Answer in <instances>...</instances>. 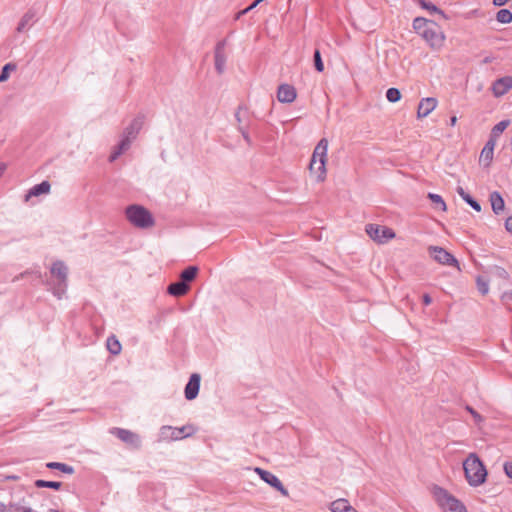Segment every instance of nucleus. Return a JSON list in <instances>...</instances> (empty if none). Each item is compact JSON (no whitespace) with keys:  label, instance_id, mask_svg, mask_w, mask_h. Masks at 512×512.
<instances>
[{"label":"nucleus","instance_id":"1","mask_svg":"<svg viewBox=\"0 0 512 512\" xmlns=\"http://www.w3.org/2000/svg\"><path fill=\"white\" fill-rule=\"evenodd\" d=\"M144 124V116L138 115L135 117L131 123L124 129L122 133V138L119 144L114 148L112 153L109 156V161H115L120 155L126 152L131 143L137 138L140 130L142 129Z\"/></svg>","mask_w":512,"mask_h":512},{"label":"nucleus","instance_id":"2","mask_svg":"<svg viewBox=\"0 0 512 512\" xmlns=\"http://www.w3.org/2000/svg\"><path fill=\"white\" fill-rule=\"evenodd\" d=\"M465 478L470 486L477 487L483 484L487 477V470L475 453H470L463 462Z\"/></svg>","mask_w":512,"mask_h":512},{"label":"nucleus","instance_id":"3","mask_svg":"<svg viewBox=\"0 0 512 512\" xmlns=\"http://www.w3.org/2000/svg\"><path fill=\"white\" fill-rule=\"evenodd\" d=\"M328 140L326 138L320 139L314 148L309 169L312 174H316V179L319 182L325 180L326 177V162H327Z\"/></svg>","mask_w":512,"mask_h":512},{"label":"nucleus","instance_id":"4","mask_svg":"<svg viewBox=\"0 0 512 512\" xmlns=\"http://www.w3.org/2000/svg\"><path fill=\"white\" fill-rule=\"evenodd\" d=\"M127 220L135 227L140 229L151 228L155 220L151 212L142 205L132 204L125 208Z\"/></svg>","mask_w":512,"mask_h":512},{"label":"nucleus","instance_id":"5","mask_svg":"<svg viewBox=\"0 0 512 512\" xmlns=\"http://www.w3.org/2000/svg\"><path fill=\"white\" fill-rule=\"evenodd\" d=\"M433 497L443 512H467L465 505L440 486H434Z\"/></svg>","mask_w":512,"mask_h":512},{"label":"nucleus","instance_id":"6","mask_svg":"<svg viewBox=\"0 0 512 512\" xmlns=\"http://www.w3.org/2000/svg\"><path fill=\"white\" fill-rule=\"evenodd\" d=\"M50 273L56 279L53 285L50 284L51 290L58 299H61L67 289L68 267L63 261L58 260L52 264Z\"/></svg>","mask_w":512,"mask_h":512},{"label":"nucleus","instance_id":"7","mask_svg":"<svg viewBox=\"0 0 512 512\" xmlns=\"http://www.w3.org/2000/svg\"><path fill=\"white\" fill-rule=\"evenodd\" d=\"M368 236L377 243L383 244L395 237L394 231L386 226L368 224L365 228Z\"/></svg>","mask_w":512,"mask_h":512},{"label":"nucleus","instance_id":"8","mask_svg":"<svg viewBox=\"0 0 512 512\" xmlns=\"http://www.w3.org/2000/svg\"><path fill=\"white\" fill-rule=\"evenodd\" d=\"M429 255L439 264L456 267L460 270L458 260L444 248L439 246H429Z\"/></svg>","mask_w":512,"mask_h":512},{"label":"nucleus","instance_id":"9","mask_svg":"<svg viewBox=\"0 0 512 512\" xmlns=\"http://www.w3.org/2000/svg\"><path fill=\"white\" fill-rule=\"evenodd\" d=\"M109 432L133 449H139L141 447L140 436L131 430L113 427Z\"/></svg>","mask_w":512,"mask_h":512},{"label":"nucleus","instance_id":"10","mask_svg":"<svg viewBox=\"0 0 512 512\" xmlns=\"http://www.w3.org/2000/svg\"><path fill=\"white\" fill-rule=\"evenodd\" d=\"M422 37L426 40L432 49L436 50L443 46L445 40L444 33L440 30L435 22L433 23V26L423 31Z\"/></svg>","mask_w":512,"mask_h":512},{"label":"nucleus","instance_id":"11","mask_svg":"<svg viewBox=\"0 0 512 512\" xmlns=\"http://www.w3.org/2000/svg\"><path fill=\"white\" fill-rule=\"evenodd\" d=\"M254 471L259 475V477L265 483H267L268 485H270L271 487H273L274 489L279 491L282 496L289 497L288 490L284 487V485L282 484V482L276 475H274L273 473H271L267 470H264L260 467L254 468Z\"/></svg>","mask_w":512,"mask_h":512},{"label":"nucleus","instance_id":"12","mask_svg":"<svg viewBox=\"0 0 512 512\" xmlns=\"http://www.w3.org/2000/svg\"><path fill=\"white\" fill-rule=\"evenodd\" d=\"M196 432V429L192 425L182 426L181 428H173L171 426H163L161 428V434L163 437H169L171 440H179L185 437H189Z\"/></svg>","mask_w":512,"mask_h":512},{"label":"nucleus","instance_id":"13","mask_svg":"<svg viewBox=\"0 0 512 512\" xmlns=\"http://www.w3.org/2000/svg\"><path fill=\"white\" fill-rule=\"evenodd\" d=\"M512 89V76H504L495 80L492 84V92L495 97H501Z\"/></svg>","mask_w":512,"mask_h":512},{"label":"nucleus","instance_id":"14","mask_svg":"<svg viewBox=\"0 0 512 512\" xmlns=\"http://www.w3.org/2000/svg\"><path fill=\"white\" fill-rule=\"evenodd\" d=\"M437 104L438 101L434 97L422 98L418 104L417 118L427 117L437 107Z\"/></svg>","mask_w":512,"mask_h":512},{"label":"nucleus","instance_id":"15","mask_svg":"<svg viewBox=\"0 0 512 512\" xmlns=\"http://www.w3.org/2000/svg\"><path fill=\"white\" fill-rule=\"evenodd\" d=\"M200 381L201 377L199 374L194 373L190 376L184 390L185 398L187 400H193L197 397L200 389Z\"/></svg>","mask_w":512,"mask_h":512},{"label":"nucleus","instance_id":"16","mask_svg":"<svg viewBox=\"0 0 512 512\" xmlns=\"http://www.w3.org/2000/svg\"><path fill=\"white\" fill-rule=\"evenodd\" d=\"M297 97L294 86L289 84H281L278 87L277 99L281 103H292Z\"/></svg>","mask_w":512,"mask_h":512},{"label":"nucleus","instance_id":"17","mask_svg":"<svg viewBox=\"0 0 512 512\" xmlns=\"http://www.w3.org/2000/svg\"><path fill=\"white\" fill-rule=\"evenodd\" d=\"M51 185L48 181H42L41 183L34 185L28 192L25 194L24 201L28 202L32 197H37L42 194H47L50 192Z\"/></svg>","mask_w":512,"mask_h":512},{"label":"nucleus","instance_id":"18","mask_svg":"<svg viewBox=\"0 0 512 512\" xmlns=\"http://www.w3.org/2000/svg\"><path fill=\"white\" fill-rule=\"evenodd\" d=\"M35 18H36V11L34 9L31 8L28 11H26L24 13V15L21 17V19L16 27V31L18 33H22L25 30L29 29L35 22Z\"/></svg>","mask_w":512,"mask_h":512},{"label":"nucleus","instance_id":"19","mask_svg":"<svg viewBox=\"0 0 512 512\" xmlns=\"http://www.w3.org/2000/svg\"><path fill=\"white\" fill-rule=\"evenodd\" d=\"M489 200L491 203L492 211L496 215H499L504 211L505 202H504L503 197L501 196V194L498 191H493L492 193H490Z\"/></svg>","mask_w":512,"mask_h":512},{"label":"nucleus","instance_id":"20","mask_svg":"<svg viewBox=\"0 0 512 512\" xmlns=\"http://www.w3.org/2000/svg\"><path fill=\"white\" fill-rule=\"evenodd\" d=\"M330 510L332 512H359L344 498L333 501L330 504Z\"/></svg>","mask_w":512,"mask_h":512},{"label":"nucleus","instance_id":"21","mask_svg":"<svg viewBox=\"0 0 512 512\" xmlns=\"http://www.w3.org/2000/svg\"><path fill=\"white\" fill-rule=\"evenodd\" d=\"M189 288L190 287L188 284H185L182 281H177V282L171 283L168 286L167 291L172 296L180 297V296L185 295L189 291Z\"/></svg>","mask_w":512,"mask_h":512},{"label":"nucleus","instance_id":"22","mask_svg":"<svg viewBox=\"0 0 512 512\" xmlns=\"http://www.w3.org/2000/svg\"><path fill=\"white\" fill-rule=\"evenodd\" d=\"M433 23L434 21L427 20L423 17H417L413 20V28L418 34L422 36L423 31L433 26Z\"/></svg>","mask_w":512,"mask_h":512},{"label":"nucleus","instance_id":"23","mask_svg":"<svg viewBox=\"0 0 512 512\" xmlns=\"http://www.w3.org/2000/svg\"><path fill=\"white\" fill-rule=\"evenodd\" d=\"M198 273L197 266H189L184 269L180 274V281L189 285V282L193 281Z\"/></svg>","mask_w":512,"mask_h":512},{"label":"nucleus","instance_id":"24","mask_svg":"<svg viewBox=\"0 0 512 512\" xmlns=\"http://www.w3.org/2000/svg\"><path fill=\"white\" fill-rule=\"evenodd\" d=\"M106 346L108 351L112 355H118L121 352L122 346L119 340L116 338L115 335H111L107 338Z\"/></svg>","mask_w":512,"mask_h":512},{"label":"nucleus","instance_id":"25","mask_svg":"<svg viewBox=\"0 0 512 512\" xmlns=\"http://www.w3.org/2000/svg\"><path fill=\"white\" fill-rule=\"evenodd\" d=\"M416 2L425 10H428L430 13H436L439 14L441 17L447 19L446 14L443 10L438 8L436 5H434L431 2H428L426 0H416Z\"/></svg>","mask_w":512,"mask_h":512},{"label":"nucleus","instance_id":"26","mask_svg":"<svg viewBox=\"0 0 512 512\" xmlns=\"http://www.w3.org/2000/svg\"><path fill=\"white\" fill-rule=\"evenodd\" d=\"M493 155V150L483 147L480 153L479 163L482 164L484 167H489L493 160Z\"/></svg>","mask_w":512,"mask_h":512},{"label":"nucleus","instance_id":"27","mask_svg":"<svg viewBox=\"0 0 512 512\" xmlns=\"http://www.w3.org/2000/svg\"><path fill=\"white\" fill-rule=\"evenodd\" d=\"M46 467L49 469L60 470L61 472L65 473V474H73L74 473V468L65 463L49 462L46 464Z\"/></svg>","mask_w":512,"mask_h":512},{"label":"nucleus","instance_id":"28","mask_svg":"<svg viewBox=\"0 0 512 512\" xmlns=\"http://www.w3.org/2000/svg\"><path fill=\"white\" fill-rule=\"evenodd\" d=\"M34 485L37 488H50L54 490H60L62 487V482L38 479L34 482Z\"/></svg>","mask_w":512,"mask_h":512},{"label":"nucleus","instance_id":"29","mask_svg":"<svg viewBox=\"0 0 512 512\" xmlns=\"http://www.w3.org/2000/svg\"><path fill=\"white\" fill-rule=\"evenodd\" d=\"M226 59L225 53H214L215 69L218 74H222L224 72Z\"/></svg>","mask_w":512,"mask_h":512},{"label":"nucleus","instance_id":"30","mask_svg":"<svg viewBox=\"0 0 512 512\" xmlns=\"http://www.w3.org/2000/svg\"><path fill=\"white\" fill-rule=\"evenodd\" d=\"M428 198L434 204L435 209L440 210V211H446V209H447L446 203L444 202L443 198L440 195L434 194V193H429Z\"/></svg>","mask_w":512,"mask_h":512},{"label":"nucleus","instance_id":"31","mask_svg":"<svg viewBox=\"0 0 512 512\" xmlns=\"http://www.w3.org/2000/svg\"><path fill=\"white\" fill-rule=\"evenodd\" d=\"M6 512H33V510L21 502H10Z\"/></svg>","mask_w":512,"mask_h":512},{"label":"nucleus","instance_id":"32","mask_svg":"<svg viewBox=\"0 0 512 512\" xmlns=\"http://www.w3.org/2000/svg\"><path fill=\"white\" fill-rule=\"evenodd\" d=\"M510 120H502L497 123L491 130L493 138H499L500 135L504 132V130L509 126Z\"/></svg>","mask_w":512,"mask_h":512},{"label":"nucleus","instance_id":"33","mask_svg":"<svg viewBox=\"0 0 512 512\" xmlns=\"http://www.w3.org/2000/svg\"><path fill=\"white\" fill-rule=\"evenodd\" d=\"M496 19L502 24H509L512 21V12L508 9H500L496 14Z\"/></svg>","mask_w":512,"mask_h":512},{"label":"nucleus","instance_id":"34","mask_svg":"<svg viewBox=\"0 0 512 512\" xmlns=\"http://www.w3.org/2000/svg\"><path fill=\"white\" fill-rule=\"evenodd\" d=\"M490 273H492L494 276H496L500 279H503L505 281L510 280L509 273L506 271V269H504L501 266L494 265V266L490 267Z\"/></svg>","mask_w":512,"mask_h":512},{"label":"nucleus","instance_id":"35","mask_svg":"<svg viewBox=\"0 0 512 512\" xmlns=\"http://www.w3.org/2000/svg\"><path fill=\"white\" fill-rule=\"evenodd\" d=\"M17 69V65L15 63H7L2 67L0 73V82H5L8 80L10 76V72H13Z\"/></svg>","mask_w":512,"mask_h":512},{"label":"nucleus","instance_id":"36","mask_svg":"<svg viewBox=\"0 0 512 512\" xmlns=\"http://www.w3.org/2000/svg\"><path fill=\"white\" fill-rule=\"evenodd\" d=\"M476 285L478 291L482 295H486L489 292V281L481 276H478L476 278Z\"/></svg>","mask_w":512,"mask_h":512},{"label":"nucleus","instance_id":"37","mask_svg":"<svg viewBox=\"0 0 512 512\" xmlns=\"http://www.w3.org/2000/svg\"><path fill=\"white\" fill-rule=\"evenodd\" d=\"M386 98L389 102L396 103L401 99V92L397 88H394V87L389 88L386 91Z\"/></svg>","mask_w":512,"mask_h":512},{"label":"nucleus","instance_id":"38","mask_svg":"<svg viewBox=\"0 0 512 512\" xmlns=\"http://www.w3.org/2000/svg\"><path fill=\"white\" fill-rule=\"evenodd\" d=\"M313 59H314L315 69L318 72H322L324 70V64H323V61H322V58H321V53H320V51L318 49H316L314 51Z\"/></svg>","mask_w":512,"mask_h":512},{"label":"nucleus","instance_id":"39","mask_svg":"<svg viewBox=\"0 0 512 512\" xmlns=\"http://www.w3.org/2000/svg\"><path fill=\"white\" fill-rule=\"evenodd\" d=\"M464 201L471 206L475 211L480 212L481 211V205L479 202H477L471 195H466L464 197Z\"/></svg>","mask_w":512,"mask_h":512},{"label":"nucleus","instance_id":"40","mask_svg":"<svg viewBox=\"0 0 512 512\" xmlns=\"http://www.w3.org/2000/svg\"><path fill=\"white\" fill-rule=\"evenodd\" d=\"M466 410L472 415L477 424L483 422L484 418L471 406H466Z\"/></svg>","mask_w":512,"mask_h":512},{"label":"nucleus","instance_id":"41","mask_svg":"<svg viewBox=\"0 0 512 512\" xmlns=\"http://www.w3.org/2000/svg\"><path fill=\"white\" fill-rule=\"evenodd\" d=\"M225 47H226V40L219 41L216 46L214 53H225Z\"/></svg>","mask_w":512,"mask_h":512},{"label":"nucleus","instance_id":"42","mask_svg":"<svg viewBox=\"0 0 512 512\" xmlns=\"http://www.w3.org/2000/svg\"><path fill=\"white\" fill-rule=\"evenodd\" d=\"M497 139L498 138H493V135L490 134L489 140L486 142L484 147L494 151Z\"/></svg>","mask_w":512,"mask_h":512},{"label":"nucleus","instance_id":"43","mask_svg":"<svg viewBox=\"0 0 512 512\" xmlns=\"http://www.w3.org/2000/svg\"><path fill=\"white\" fill-rule=\"evenodd\" d=\"M503 468L506 476L512 479V462H505Z\"/></svg>","mask_w":512,"mask_h":512},{"label":"nucleus","instance_id":"44","mask_svg":"<svg viewBox=\"0 0 512 512\" xmlns=\"http://www.w3.org/2000/svg\"><path fill=\"white\" fill-rule=\"evenodd\" d=\"M239 131L241 132L243 138L245 139V141L250 144L251 143V139H250V136L247 132L246 129H244L243 127H239Z\"/></svg>","mask_w":512,"mask_h":512},{"label":"nucleus","instance_id":"45","mask_svg":"<svg viewBox=\"0 0 512 512\" xmlns=\"http://www.w3.org/2000/svg\"><path fill=\"white\" fill-rule=\"evenodd\" d=\"M505 229L509 232V233H512V216H509L506 221H505Z\"/></svg>","mask_w":512,"mask_h":512},{"label":"nucleus","instance_id":"46","mask_svg":"<svg viewBox=\"0 0 512 512\" xmlns=\"http://www.w3.org/2000/svg\"><path fill=\"white\" fill-rule=\"evenodd\" d=\"M422 298H423L424 305L427 306V305L431 304L432 298L430 297L429 294H424Z\"/></svg>","mask_w":512,"mask_h":512},{"label":"nucleus","instance_id":"47","mask_svg":"<svg viewBox=\"0 0 512 512\" xmlns=\"http://www.w3.org/2000/svg\"><path fill=\"white\" fill-rule=\"evenodd\" d=\"M457 193L461 196L463 200L466 195H469L461 186L457 187Z\"/></svg>","mask_w":512,"mask_h":512},{"label":"nucleus","instance_id":"48","mask_svg":"<svg viewBox=\"0 0 512 512\" xmlns=\"http://www.w3.org/2000/svg\"><path fill=\"white\" fill-rule=\"evenodd\" d=\"M509 0H493V4L495 6H503L505 5Z\"/></svg>","mask_w":512,"mask_h":512},{"label":"nucleus","instance_id":"49","mask_svg":"<svg viewBox=\"0 0 512 512\" xmlns=\"http://www.w3.org/2000/svg\"><path fill=\"white\" fill-rule=\"evenodd\" d=\"M241 111H242V107L240 106V107L238 108L237 112L235 113V117H236V119H237L238 123H241V117H240V115H241Z\"/></svg>","mask_w":512,"mask_h":512},{"label":"nucleus","instance_id":"50","mask_svg":"<svg viewBox=\"0 0 512 512\" xmlns=\"http://www.w3.org/2000/svg\"><path fill=\"white\" fill-rule=\"evenodd\" d=\"M456 123H457V117H456V116H452V117L450 118V125H451V126H455V125H456Z\"/></svg>","mask_w":512,"mask_h":512},{"label":"nucleus","instance_id":"51","mask_svg":"<svg viewBox=\"0 0 512 512\" xmlns=\"http://www.w3.org/2000/svg\"><path fill=\"white\" fill-rule=\"evenodd\" d=\"M7 511V505L0 502V512H6Z\"/></svg>","mask_w":512,"mask_h":512},{"label":"nucleus","instance_id":"52","mask_svg":"<svg viewBox=\"0 0 512 512\" xmlns=\"http://www.w3.org/2000/svg\"><path fill=\"white\" fill-rule=\"evenodd\" d=\"M5 169H6L5 164L0 163V177H1V176H2V174L4 173Z\"/></svg>","mask_w":512,"mask_h":512},{"label":"nucleus","instance_id":"53","mask_svg":"<svg viewBox=\"0 0 512 512\" xmlns=\"http://www.w3.org/2000/svg\"><path fill=\"white\" fill-rule=\"evenodd\" d=\"M492 61H493L492 57H486V58H484L483 63L488 64V63H490Z\"/></svg>","mask_w":512,"mask_h":512},{"label":"nucleus","instance_id":"54","mask_svg":"<svg viewBox=\"0 0 512 512\" xmlns=\"http://www.w3.org/2000/svg\"><path fill=\"white\" fill-rule=\"evenodd\" d=\"M508 297L509 299H512V292H505L503 294V298Z\"/></svg>","mask_w":512,"mask_h":512},{"label":"nucleus","instance_id":"55","mask_svg":"<svg viewBox=\"0 0 512 512\" xmlns=\"http://www.w3.org/2000/svg\"><path fill=\"white\" fill-rule=\"evenodd\" d=\"M18 478H19V477H18V476H15V475H13V476H8V477H7V479H9V480H18Z\"/></svg>","mask_w":512,"mask_h":512},{"label":"nucleus","instance_id":"56","mask_svg":"<svg viewBox=\"0 0 512 512\" xmlns=\"http://www.w3.org/2000/svg\"><path fill=\"white\" fill-rule=\"evenodd\" d=\"M49 512H60V511L55 510V509H50Z\"/></svg>","mask_w":512,"mask_h":512}]
</instances>
